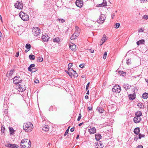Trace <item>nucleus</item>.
<instances>
[{"mask_svg": "<svg viewBox=\"0 0 148 148\" xmlns=\"http://www.w3.org/2000/svg\"><path fill=\"white\" fill-rule=\"evenodd\" d=\"M21 146L22 148H29L31 147V142L27 139H23L21 143Z\"/></svg>", "mask_w": 148, "mask_h": 148, "instance_id": "nucleus-1", "label": "nucleus"}, {"mask_svg": "<svg viewBox=\"0 0 148 148\" xmlns=\"http://www.w3.org/2000/svg\"><path fill=\"white\" fill-rule=\"evenodd\" d=\"M23 127V129L25 132H29L33 130V126L31 123L27 122L26 123H24Z\"/></svg>", "mask_w": 148, "mask_h": 148, "instance_id": "nucleus-2", "label": "nucleus"}, {"mask_svg": "<svg viewBox=\"0 0 148 148\" xmlns=\"http://www.w3.org/2000/svg\"><path fill=\"white\" fill-rule=\"evenodd\" d=\"M19 15L21 19L23 21H27L29 19V16L23 12H21L19 13Z\"/></svg>", "mask_w": 148, "mask_h": 148, "instance_id": "nucleus-3", "label": "nucleus"}, {"mask_svg": "<svg viewBox=\"0 0 148 148\" xmlns=\"http://www.w3.org/2000/svg\"><path fill=\"white\" fill-rule=\"evenodd\" d=\"M32 32L33 34L35 36H37L40 34L41 31L39 28L36 27H34Z\"/></svg>", "mask_w": 148, "mask_h": 148, "instance_id": "nucleus-4", "label": "nucleus"}, {"mask_svg": "<svg viewBox=\"0 0 148 148\" xmlns=\"http://www.w3.org/2000/svg\"><path fill=\"white\" fill-rule=\"evenodd\" d=\"M121 90V87L119 85H115L114 86L112 89V91L114 92L119 93Z\"/></svg>", "mask_w": 148, "mask_h": 148, "instance_id": "nucleus-5", "label": "nucleus"}, {"mask_svg": "<svg viewBox=\"0 0 148 148\" xmlns=\"http://www.w3.org/2000/svg\"><path fill=\"white\" fill-rule=\"evenodd\" d=\"M14 6L16 8L18 9H21L23 8V5L22 3L17 1L14 4Z\"/></svg>", "mask_w": 148, "mask_h": 148, "instance_id": "nucleus-6", "label": "nucleus"}, {"mask_svg": "<svg viewBox=\"0 0 148 148\" xmlns=\"http://www.w3.org/2000/svg\"><path fill=\"white\" fill-rule=\"evenodd\" d=\"M95 148H102L103 147V145L101 142L99 141L95 143Z\"/></svg>", "mask_w": 148, "mask_h": 148, "instance_id": "nucleus-7", "label": "nucleus"}, {"mask_svg": "<svg viewBox=\"0 0 148 148\" xmlns=\"http://www.w3.org/2000/svg\"><path fill=\"white\" fill-rule=\"evenodd\" d=\"M42 41L44 42H47L49 38V37L46 34H45L43 35L42 36Z\"/></svg>", "mask_w": 148, "mask_h": 148, "instance_id": "nucleus-8", "label": "nucleus"}, {"mask_svg": "<svg viewBox=\"0 0 148 148\" xmlns=\"http://www.w3.org/2000/svg\"><path fill=\"white\" fill-rule=\"evenodd\" d=\"M75 4L77 7L80 8L83 5V1L82 0H77L76 1Z\"/></svg>", "mask_w": 148, "mask_h": 148, "instance_id": "nucleus-9", "label": "nucleus"}, {"mask_svg": "<svg viewBox=\"0 0 148 148\" xmlns=\"http://www.w3.org/2000/svg\"><path fill=\"white\" fill-rule=\"evenodd\" d=\"M105 19L106 17L105 15L103 14H101L99 17V20H98L97 21V22L99 23H101V21H103Z\"/></svg>", "mask_w": 148, "mask_h": 148, "instance_id": "nucleus-10", "label": "nucleus"}, {"mask_svg": "<svg viewBox=\"0 0 148 148\" xmlns=\"http://www.w3.org/2000/svg\"><path fill=\"white\" fill-rule=\"evenodd\" d=\"M20 78V77L19 76H15L13 78V82L14 84H18V79Z\"/></svg>", "mask_w": 148, "mask_h": 148, "instance_id": "nucleus-11", "label": "nucleus"}, {"mask_svg": "<svg viewBox=\"0 0 148 148\" xmlns=\"http://www.w3.org/2000/svg\"><path fill=\"white\" fill-rule=\"evenodd\" d=\"M134 122L136 123H138L140 122L141 120L140 117L135 116L134 117Z\"/></svg>", "mask_w": 148, "mask_h": 148, "instance_id": "nucleus-12", "label": "nucleus"}, {"mask_svg": "<svg viewBox=\"0 0 148 148\" xmlns=\"http://www.w3.org/2000/svg\"><path fill=\"white\" fill-rule=\"evenodd\" d=\"M69 47L70 49L73 51H75L76 50V46L75 45L72 44V45H69Z\"/></svg>", "mask_w": 148, "mask_h": 148, "instance_id": "nucleus-13", "label": "nucleus"}, {"mask_svg": "<svg viewBox=\"0 0 148 148\" xmlns=\"http://www.w3.org/2000/svg\"><path fill=\"white\" fill-rule=\"evenodd\" d=\"M89 132L90 134H94L96 132V129L94 127H90L89 129Z\"/></svg>", "mask_w": 148, "mask_h": 148, "instance_id": "nucleus-14", "label": "nucleus"}, {"mask_svg": "<svg viewBox=\"0 0 148 148\" xmlns=\"http://www.w3.org/2000/svg\"><path fill=\"white\" fill-rule=\"evenodd\" d=\"M42 130L45 131H48L49 129V127L48 126L46 125H43L42 127Z\"/></svg>", "mask_w": 148, "mask_h": 148, "instance_id": "nucleus-15", "label": "nucleus"}, {"mask_svg": "<svg viewBox=\"0 0 148 148\" xmlns=\"http://www.w3.org/2000/svg\"><path fill=\"white\" fill-rule=\"evenodd\" d=\"M135 96L136 95L134 93L133 94H130L128 96L129 99L131 100L135 99L136 98Z\"/></svg>", "mask_w": 148, "mask_h": 148, "instance_id": "nucleus-16", "label": "nucleus"}, {"mask_svg": "<svg viewBox=\"0 0 148 148\" xmlns=\"http://www.w3.org/2000/svg\"><path fill=\"white\" fill-rule=\"evenodd\" d=\"M95 139L97 141L99 140L101 138V136L100 134H95Z\"/></svg>", "mask_w": 148, "mask_h": 148, "instance_id": "nucleus-17", "label": "nucleus"}, {"mask_svg": "<svg viewBox=\"0 0 148 148\" xmlns=\"http://www.w3.org/2000/svg\"><path fill=\"white\" fill-rule=\"evenodd\" d=\"M134 133L137 135L139 134L140 132V129L139 127H136L135 128L134 130Z\"/></svg>", "mask_w": 148, "mask_h": 148, "instance_id": "nucleus-18", "label": "nucleus"}, {"mask_svg": "<svg viewBox=\"0 0 148 148\" xmlns=\"http://www.w3.org/2000/svg\"><path fill=\"white\" fill-rule=\"evenodd\" d=\"M19 90L21 91V92H23L26 89V88L24 86H22L21 85V84H19Z\"/></svg>", "mask_w": 148, "mask_h": 148, "instance_id": "nucleus-19", "label": "nucleus"}, {"mask_svg": "<svg viewBox=\"0 0 148 148\" xmlns=\"http://www.w3.org/2000/svg\"><path fill=\"white\" fill-rule=\"evenodd\" d=\"M130 87L131 86L128 84H124L123 86V87L125 90L129 89Z\"/></svg>", "mask_w": 148, "mask_h": 148, "instance_id": "nucleus-20", "label": "nucleus"}, {"mask_svg": "<svg viewBox=\"0 0 148 148\" xmlns=\"http://www.w3.org/2000/svg\"><path fill=\"white\" fill-rule=\"evenodd\" d=\"M135 115L136 116L140 117L142 115V112L141 111H138L135 113Z\"/></svg>", "mask_w": 148, "mask_h": 148, "instance_id": "nucleus-21", "label": "nucleus"}, {"mask_svg": "<svg viewBox=\"0 0 148 148\" xmlns=\"http://www.w3.org/2000/svg\"><path fill=\"white\" fill-rule=\"evenodd\" d=\"M71 68H69V71H65V72L67 73H68L69 75L71 77H72V74L73 73V72H71Z\"/></svg>", "mask_w": 148, "mask_h": 148, "instance_id": "nucleus-22", "label": "nucleus"}, {"mask_svg": "<svg viewBox=\"0 0 148 148\" xmlns=\"http://www.w3.org/2000/svg\"><path fill=\"white\" fill-rule=\"evenodd\" d=\"M106 36L105 34L103 35L102 38L101 40V42H101V44H103L105 42L106 40H107L106 38Z\"/></svg>", "mask_w": 148, "mask_h": 148, "instance_id": "nucleus-23", "label": "nucleus"}, {"mask_svg": "<svg viewBox=\"0 0 148 148\" xmlns=\"http://www.w3.org/2000/svg\"><path fill=\"white\" fill-rule=\"evenodd\" d=\"M71 69L72 70V71L73 72L72 75H73L74 77H77L78 76V75L76 73V71L74 70L72 68H71Z\"/></svg>", "mask_w": 148, "mask_h": 148, "instance_id": "nucleus-24", "label": "nucleus"}, {"mask_svg": "<svg viewBox=\"0 0 148 148\" xmlns=\"http://www.w3.org/2000/svg\"><path fill=\"white\" fill-rule=\"evenodd\" d=\"M77 36H76V34H74V33L71 36V40H74L76 38Z\"/></svg>", "mask_w": 148, "mask_h": 148, "instance_id": "nucleus-25", "label": "nucleus"}, {"mask_svg": "<svg viewBox=\"0 0 148 148\" xmlns=\"http://www.w3.org/2000/svg\"><path fill=\"white\" fill-rule=\"evenodd\" d=\"M43 58L42 57L39 56L37 58V61L38 62H41L43 61Z\"/></svg>", "mask_w": 148, "mask_h": 148, "instance_id": "nucleus-26", "label": "nucleus"}, {"mask_svg": "<svg viewBox=\"0 0 148 148\" xmlns=\"http://www.w3.org/2000/svg\"><path fill=\"white\" fill-rule=\"evenodd\" d=\"M144 42H145V40H144L142 39L137 41L136 42V44L138 45L141 44H143Z\"/></svg>", "mask_w": 148, "mask_h": 148, "instance_id": "nucleus-27", "label": "nucleus"}, {"mask_svg": "<svg viewBox=\"0 0 148 148\" xmlns=\"http://www.w3.org/2000/svg\"><path fill=\"white\" fill-rule=\"evenodd\" d=\"M56 110V108L55 107H53V106H51L49 109V110L50 111Z\"/></svg>", "mask_w": 148, "mask_h": 148, "instance_id": "nucleus-28", "label": "nucleus"}, {"mask_svg": "<svg viewBox=\"0 0 148 148\" xmlns=\"http://www.w3.org/2000/svg\"><path fill=\"white\" fill-rule=\"evenodd\" d=\"M143 97L144 99H147L148 98V94L146 93H144L142 96Z\"/></svg>", "mask_w": 148, "mask_h": 148, "instance_id": "nucleus-29", "label": "nucleus"}, {"mask_svg": "<svg viewBox=\"0 0 148 148\" xmlns=\"http://www.w3.org/2000/svg\"><path fill=\"white\" fill-rule=\"evenodd\" d=\"M119 73L120 75L123 76H125L126 74L125 72H124L122 71H119Z\"/></svg>", "mask_w": 148, "mask_h": 148, "instance_id": "nucleus-30", "label": "nucleus"}, {"mask_svg": "<svg viewBox=\"0 0 148 148\" xmlns=\"http://www.w3.org/2000/svg\"><path fill=\"white\" fill-rule=\"evenodd\" d=\"M35 66V65L34 64H31L28 68V71H31V69H32V68L34 67Z\"/></svg>", "mask_w": 148, "mask_h": 148, "instance_id": "nucleus-31", "label": "nucleus"}, {"mask_svg": "<svg viewBox=\"0 0 148 148\" xmlns=\"http://www.w3.org/2000/svg\"><path fill=\"white\" fill-rule=\"evenodd\" d=\"M29 58L30 60H34L35 58V56L34 55H30L29 56Z\"/></svg>", "mask_w": 148, "mask_h": 148, "instance_id": "nucleus-32", "label": "nucleus"}, {"mask_svg": "<svg viewBox=\"0 0 148 148\" xmlns=\"http://www.w3.org/2000/svg\"><path fill=\"white\" fill-rule=\"evenodd\" d=\"M97 109L98 110V111L100 113H102L103 112V109L100 107H98L97 108Z\"/></svg>", "mask_w": 148, "mask_h": 148, "instance_id": "nucleus-33", "label": "nucleus"}, {"mask_svg": "<svg viewBox=\"0 0 148 148\" xmlns=\"http://www.w3.org/2000/svg\"><path fill=\"white\" fill-rule=\"evenodd\" d=\"M100 6H102V5L103 6H105L107 5V2L106 1H105L103 0V2L101 4H99Z\"/></svg>", "mask_w": 148, "mask_h": 148, "instance_id": "nucleus-34", "label": "nucleus"}, {"mask_svg": "<svg viewBox=\"0 0 148 148\" xmlns=\"http://www.w3.org/2000/svg\"><path fill=\"white\" fill-rule=\"evenodd\" d=\"M138 106L139 108H143L144 107V105L142 103H139L138 104Z\"/></svg>", "mask_w": 148, "mask_h": 148, "instance_id": "nucleus-35", "label": "nucleus"}, {"mask_svg": "<svg viewBox=\"0 0 148 148\" xmlns=\"http://www.w3.org/2000/svg\"><path fill=\"white\" fill-rule=\"evenodd\" d=\"M9 128L10 131V134L12 135L13 134L14 132V130L12 128L10 127H9Z\"/></svg>", "mask_w": 148, "mask_h": 148, "instance_id": "nucleus-36", "label": "nucleus"}, {"mask_svg": "<svg viewBox=\"0 0 148 148\" xmlns=\"http://www.w3.org/2000/svg\"><path fill=\"white\" fill-rule=\"evenodd\" d=\"M10 148H18L17 147V146L18 145H17L14 144H10Z\"/></svg>", "mask_w": 148, "mask_h": 148, "instance_id": "nucleus-37", "label": "nucleus"}, {"mask_svg": "<svg viewBox=\"0 0 148 148\" xmlns=\"http://www.w3.org/2000/svg\"><path fill=\"white\" fill-rule=\"evenodd\" d=\"M60 40L59 39V38H55L53 39V41L54 42H58Z\"/></svg>", "mask_w": 148, "mask_h": 148, "instance_id": "nucleus-38", "label": "nucleus"}, {"mask_svg": "<svg viewBox=\"0 0 148 148\" xmlns=\"http://www.w3.org/2000/svg\"><path fill=\"white\" fill-rule=\"evenodd\" d=\"M31 45L29 44H27L25 45V47L29 50L31 48Z\"/></svg>", "mask_w": 148, "mask_h": 148, "instance_id": "nucleus-39", "label": "nucleus"}, {"mask_svg": "<svg viewBox=\"0 0 148 148\" xmlns=\"http://www.w3.org/2000/svg\"><path fill=\"white\" fill-rule=\"evenodd\" d=\"M37 70V69L36 68H32L31 69V71H29L32 72H34Z\"/></svg>", "mask_w": 148, "mask_h": 148, "instance_id": "nucleus-40", "label": "nucleus"}, {"mask_svg": "<svg viewBox=\"0 0 148 148\" xmlns=\"http://www.w3.org/2000/svg\"><path fill=\"white\" fill-rule=\"evenodd\" d=\"M145 135L144 134H139L138 135L139 139H140L142 137H144Z\"/></svg>", "mask_w": 148, "mask_h": 148, "instance_id": "nucleus-41", "label": "nucleus"}, {"mask_svg": "<svg viewBox=\"0 0 148 148\" xmlns=\"http://www.w3.org/2000/svg\"><path fill=\"white\" fill-rule=\"evenodd\" d=\"M5 128L4 126H2L1 128V132H2L3 133L5 132Z\"/></svg>", "mask_w": 148, "mask_h": 148, "instance_id": "nucleus-42", "label": "nucleus"}, {"mask_svg": "<svg viewBox=\"0 0 148 148\" xmlns=\"http://www.w3.org/2000/svg\"><path fill=\"white\" fill-rule=\"evenodd\" d=\"M57 20L59 21L61 23H63L64 22H65V20H64L63 19H60V18H58Z\"/></svg>", "mask_w": 148, "mask_h": 148, "instance_id": "nucleus-43", "label": "nucleus"}, {"mask_svg": "<svg viewBox=\"0 0 148 148\" xmlns=\"http://www.w3.org/2000/svg\"><path fill=\"white\" fill-rule=\"evenodd\" d=\"M14 71V70H12L10 71L9 74V75L10 76H11L12 75Z\"/></svg>", "mask_w": 148, "mask_h": 148, "instance_id": "nucleus-44", "label": "nucleus"}, {"mask_svg": "<svg viewBox=\"0 0 148 148\" xmlns=\"http://www.w3.org/2000/svg\"><path fill=\"white\" fill-rule=\"evenodd\" d=\"M120 25V24L119 23H116L115 24V28H118L119 26Z\"/></svg>", "mask_w": 148, "mask_h": 148, "instance_id": "nucleus-45", "label": "nucleus"}, {"mask_svg": "<svg viewBox=\"0 0 148 148\" xmlns=\"http://www.w3.org/2000/svg\"><path fill=\"white\" fill-rule=\"evenodd\" d=\"M127 64H130L131 63V60H130V59H128L127 60Z\"/></svg>", "mask_w": 148, "mask_h": 148, "instance_id": "nucleus-46", "label": "nucleus"}, {"mask_svg": "<svg viewBox=\"0 0 148 148\" xmlns=\"http://www.w3.org/2000/svg\"><path fill=\"white\" fill-rule=\"evenodd\" d=\"M74 34H76V36H78L79 35V32L75 31Z\"/></svg>", "mask_w": 148, "mask_h": 148, "instance_id": "nucleus-47", "label": "nucleus"}, {"mask_svg": "<svg viewBox=\"0 0 148 148\" xmlns=\"http://www.w3.org/2000/svg\"><path fill=\"white\" fill-rule=\"evenodd\" d=\"M107 55V53L106 52L104 53V55L103 57V58L104 59H105L106 58Z\"/></svg>", "mask_w": 148, "mask_h": 148, "instance_id": "nucleus-48", "label": "nucleus"}, {"mask_svg": "<svg viewBox=\"0 0 148 148\" xmlns=\"http://www.w3.org/2000/svg\"><path fill=\"white\" fill-rule=\"evenodd\" d=\"M81 117H82L81 114L80 113L79 114L78 117L77 119V121H79L80 120V119H81Z\"/></svg>", "mask_w": 148, "mask_h": 148, "instance_id": "nucleus-49", "label": "nucleus"}, {"mask_svg": "<svg viewBox=\"0 0 148 148\" xmlns=\"http://www.w3.org/2000/svg\"><path fill=\"white\" fill-rule=\"evenodd\" d=\"M143 18L147 20L148 19V16L147 15H144L143 17Z\"/></svg>", "mask_w": 148, "mask_h": 148, "instance_id": "nucleus-50", "label": "nucleus"}, {"mask_svg": "<svg viewBox=\"0 0 148 148\" xmlns=\"http://www.w3.org/2000/svg\"><path fill=\"white\" fill-rule=\"evenodd\" d=\"M144 29L143 28H141L138 30V32H143L144 31Z\"/></svg>", "mask_w": 148, "mask_h": 148, "instance_id": "nucleus-51", "label": "nucleus"}, {"mask_svg": "<svg viewBox=\"0 0 148 148\" xmlns=\"http://www.w3.org/2000/svg\"><path fill=\"white\" fill-rule=\"evenodd\" d=\"M10 144H11L10 143L7 144H5V146L6 147L10 148V146L11 145Z\"/></svg>", "mask_w": 148, "mask_h": 148, "instance_id": "nucleus-52", "label": "nucleus"}, {"mask_svg": "<svg viewBox=\"0 0 148 148\" xmlns=\"http://www.w3.org/2000/svg\"><path fill=\"white\" fill-rule=\"evenodd\" d=\"M73 64L72 63H70L68 64V68L69 69V68H71V67L72 66Z\"/></svg>", "mask_w": 148, "mask_h": 148, "instance_id": "nucleus-53", "label": "nucleus"}, {"mask_svg": "<svg viewBox=\"0 0 148 148\" xmlns=\"http://www.w3.org/2000/svg\"><path fill=\"white\" fill-rule=\"evenodd\" d=\"M69 132V130L67 129L64 134V136H66L67 134Z\"/></svg>", "mask_w": 148, "mask_h": 148, "instance_id": "nucleus-54", "label": "nucleus"}, {"mask_svg": "<svg viewBox=\"0 0 148 148\" xmlns=\"http://www.w3.org/2000/svg\"><path fill=\"white\" fill-rule=\"evenodd\" d=\"M89 84H90V83L88 82L87 84V85L86 86V90H87L88 89V87L89 86Z\"/></svg>", "mask_w": 148, "mask_h": 148, "instance_id": "nucleus-55", "label": "nucleus"}, {"mask_svg": "<svg viewBox=\"0 0 148 148\" xmlns=\"http://www.w3.org/2000/svg\"><path fill=\"white\" fill-rule=\"evenodd\" d=\"M141 3L146 2L148 1V0H140Z\"/></svg>", "mask_w": 148, "mask_h": 148, "instance_id": "nucleus-56", "label": "nucleus"}, {"mask_svg": "<svg viewBox=\"0 0 148 148\" xmlns=\"http://www.w3.org/2000/svg\"><path fill=\"white\" fill-rule=\"evenodd\" d=\"M75 29H76L75 31H79H79H80V29L78 27H75Z\"/></svg>", "mask_w": 148, "mask_h": 148, "instance_id": "nucleus-57", "label": "nucleus"}, {"mask_svg": "<svg viewBox=\"0 0 148 148\" xmlns=\"http://www.w3.org/2000/svg\"><path fill=\"white\" fill-rule=\"evenodd\" d=\"M138 139V137L137 136H136L134 137V140L135 141H136Z\"/></svg>", "mask_w": 148, "mask_h": 148, "instance_id": "nucleus-58", "label": "nucleus"}, {"mask_svg": "<svg viewBox=\"0 0 148 148\" xmlns=\"http://www.w3.org/2000/svg\"><path fill=\"white\" fill-rule=\"evenodd\" d=\"M115 14L114 13H112V15H111V18L112 19H113L114 18V17L115 16Z\"/></svg>", "mask_w": 148, "mask_h": 148, "instance_id": "nucleus-59", "label": "nucleus"}, {"mask_svg": "<svg viewBox=\"0 0 148 148\" xmlns=\"http://www.w3.org/2000/svg\"><path fill=\"white\" fill-rule=\"evenodd\" d=\"M19 55V53L18 51L16 53V54L15 55L16 57L17 58L18 57Z\"/></svg>", "mask_w": 148, "mask_h": 148, "instance_id": "nucleus-60", "label": "nucleus"}, {"mask_svg": "<svg viewBox=\"0 0 148 148\" xmlns=\"http://www.w3.org/2000/svg\"><path fill=\"white\" fill-rule=\"evenodd\" d=\"M34 82L36 83H38L39 82V81L38 79H35L34 81Z\"/></svg>", "mask_w": 148, "mask_h": 148, "instance_id": "nucleus-61", "label": "nucleus"}, {"mask_svg": "<svg viewBox=\"0 0 148 148\" xmlns=\"http://www.w3.org/2000/svg\"><path fill=\"white\" fill-rule=\"evenodd\" d=\"M137 148H143V146L142 145H140L138 146Z\"/></svg>", "mask_w": 148, "mask_h": 148, "instance_id": "nucleus-62", "label": "nucleus"}, {"mask_svg": "<svg viewBox=\"0 0 148 148\" xmlns=\"http://www.w3.org/2000/svg\"><path fill=\"white\" fill-rule=\"evenodd\" d=\"M79 67L81 68H83L84 67V66L83 64H81L79 65Z\"/></svg>", "mask_w": 148, "mask_h": 148, "instance_id": "nucleus-63", "label": "nucleus"}, {"mask_svg": "<svg viewBox=\"0 0 148 148\" xmlns=\"http://www.w3.org/2000/svg\"><path fill=\"white\" fill-rule=\"evenodd\" d=\"M74 128L73 127L71 128L70 130V131L71 132H73L74 131Z\"/></svg>", "mask_w": 148, "mask_h": 148, "instance_id": "nucleus-64", "label": "nucleus"}]
</instances>
